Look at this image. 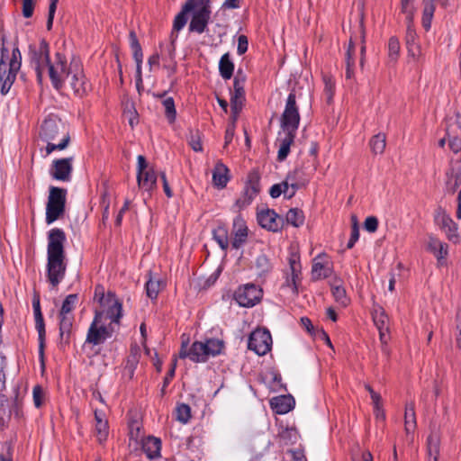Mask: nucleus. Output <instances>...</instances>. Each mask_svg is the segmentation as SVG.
<instances>
[{
	"instance_id": "obj_1",
	"label": "nucleus",
	"mask_w": 461,
	"mask_h": 461,
	"mask_svg": "<svg viewBox=\"0 0 461 461\" xmlns=\"http://www.w3.org/2000/svg\"><path fill=\"white\" fill-rule=\"evenodd\" d=\"M28 57L40 84L47 74L56 90L71 89L77 96L87 92L88 83L78 58L73 57L68 61L66 56L58 51L51 60L49 43L43 39L29 45Z\"/></svg>"
},
{
	"instance_id": "obj_2",
	"label": "nucleus",
	"mask_w": 461,
	"mask_h": 461,
	"mask_svg": "<svg viewBox=\"0 0 461 461\" xmlns=\"http://www.w3.org/2000/svg\"><path fill=\"white\" fill-rule=\"evenodd\" d=\"M111 304L105 311H96L95 318L88 329L86 342L99 345L108 338H111L119 326L122 316V303L112 295L108 299Z\"/></svg>"
},
{
	"instance_id": "obj_3",
	"label": "nucleus",
	"mask_w": 461,
	"mask_h": 461,
	"mask_svg": "<svg viewBox=\"0 0 461 461\" xmlns=\"http://www.w3.org/2000/svg\"><path fill=\"white\" fill-rule=\"evenodd\" d=\"M299 108L296 103V95L293 90L287 96L285 110L280 118L281 131L278 133L276 142L279 144L277 159L284 161L294 143L296 131L300 124Z\"/></svg>"
},
{
	"instance_id": "obj_4",
	"label": "nucleus",
	"mask_w": 461,
	"mask_h": 461,
	"mask_svg": "<svg viewBox=\"0 0 461 461\" xmlns=\"http://www.w3.org/2000/svg\"><path fill=\"white\" fill-rule=\"evenodd\" d=\"M65 232L59 228L51 229L48 234L47 247V276L53 287L63 280L66 274L67 264L64 244L66 242Z\"/></svg>"
},
{
	"instance_id": "obj_5",
	"label": "nucleus",
	"mask_w": 461,
	"mask_h": 461,
	"mask_svg": "<svg viewBox=\"0 0 461 461\" xmlns=\"http://www.w3.org/2000/svg\"><path fill=\"white\" fill-rule=\"evenodd\" d=\"M40 138L47 142L46 153L65 149L70 140L68 128L58 116L50 115L41 123Z\"/></svg>"
},
{
	"instance_id": "obj_6",
	"label": "nucleus",
	"mask_w": 461,
	"mask_h": 461,
	"mask_svg": "<svg viewBox=\"0 0 461 461\" xmlns=\"http://www.w3.org/2000/svg\"><path fill=\"white\" fill-rule=\"evenodd\" d=\"M1 59H0V91L2 95H6L14 82L15 81L17 72L22 64V55L17 47L14 48L12 57L8 63L5 61V53L8 52L5 46V35L1 30Z\"/></svg>"
},
{
	"instance_id": "obj_7",
	"label": "nucleus",
	"mask_w": 461,
	"mask_h": 461,
	"mask_svg": "<svg viewBox=\"0 0 461 461\" xmlns=\"http://www.w3.org/2000/svg\"><path fill=\"white\" fill-rule=\"evenodd\" d=\"M186 4H190L192 14L189 31L202 34L211 18V0H187Z\"/></svg>"
},
{
	"instance_id": "obj_8",
	"label": "nucleus",
	"mask_w": 461,
	"mask_h": 461,
	"mask_svg": "<svg viewBox=\"0 0 461 461\" xmlns=\"http://www.w3.org/2000/svg\"><path fill=\"white\" fill-rule=\"evenodd\" d=\"M67 190L64 188L50 186L48 202L46 204V222L53 223L65 212Z\"/></svg>"
},
{
	"instance_id": "obj_9",
	"label": "nucleus",
	"mask_w": 461,
	"mask_h": 461,
	"mask_svg": "<svg viewBox=\"0 0 461 461\" xmlns=\"http://www.w3.org/2000/svg\"><path fill=\"white\" fill-rule=\"evenodd\" d=\"M261 297L262 290L253 284L240 286L234 293V300L241 307H253L260 302Z\"/></svg>"
},
{
	"instance_id": "obj_10",
	"label": "nucleus",
	"mask_w": 461,
	"mask_h": 461,
	"mask_svg": "<svg viewBox=\"0 0 461 461\" xmlns=\"http://www.w3.org/2000/svg\"><path fill=\"white\" fill-rule=\"evenodd\" d=\"M435 223L443 230L449 241L457 243L459 235L457 233V224L446 212L442 207H438L434 213Z\"/></svg>"
},
{
	"instance_id": "obj_11",
	"label": "nucleus",
	"mask_w": 461,
	"mask_h": 461,
	"mask_svg": "<svg viewBox=\"0 0 461 461\" xmlns=\"http://www.w3.org/2000/svg\"><path fill=\"white\" fill-rule=\"evenodd\" d=\"M272 338L269 331L258 329L250 334L248 348L258 356H264L270 350Z\"/></svg>"
},
{
	"instance_id": "obj_12",
	"label": "nucleus",
	"mask_w": 461,
	"mask_h": 461,
	"mask_svg": "<svg viewBox=\"0 0 461 461\" xmlns=\"http://www.w3.org/2000/svg\"><path fill=\"white\" fill-rule=\"evenodd\" d=\"M73 158H65L53 160L50 168V175L53 179L68 182L73 170Z\"/></svg>"
},
{
	"instance_id": "obj_13",
	"label": "nucleus",
	"mask_w": 461,
	"mask_h": 461,
	"mask_svg": "<svg viewBox=\"0 0 461 461\" xmlns=\"http://www.w3.org/2000/svg\"><path fill=\"white\" fill-rule=\"evenodd\" d=\"M187 345L188 339H183L178 355L180 358L188 357L191 361L196 363L205 362L208 359L203 342H194L189 349L187 348Z\"/></svg>"
},
{
	"instance_id": "obj_14",
	"label": "nucleus",
	"mask_w": 461,
	"mask_h": 461,
	"mask_svg": "<svg viewBox=\"0 0 461 461\" xmlns=\"http://www.w3.org/2000/svg\"><path fill=\"white\" fill-rule=\"evenodd\" d=\"M332 274V264L326 254H319L312 260V279L314 281L325 279Z\"/></svg>"
},
{
	"instance_id": "obj_15",
	"label": "nucleus",
	"mask_w": 461,
	"mask_h": 461,
	"mask_svg": "<svg viewBox=\"0 0 461 461\" xmlns=\"http://www.w3.org/2000/svg\"><path fill=\"white\" fill-rule=\"evenodd\" d=\"M301 263L298 254H292L289 258V273L286 274L285 285L292 290L294 294L297 293V285L300 281Z\"/></svg>"
},
{
	"instance_id": "obj_16",
	"label": "nucleus",
	"mask_w": 461,
	"mask_h": 461,
	"mask_svg": "<svg viewBox=\"0 0 461 461\" xmlns=\"http://www.w3.org/2000/svg\"><path fill=\"white\" fill-rule=\"evenodd\" d=\"M448 147L454 152L461 150V116L457 113L456 119L449 122L447 128Z\"/></svg>"
},
{
	"instance_id": "obj_17",
	"label": "nucleus",
	"mask_w": 461,
	"mask_h": 461,
	"mask_svg": "<svg viewBox=\"0 0 461 461\" xmlns=\"http://www.w3.org/2000/svg\"><path fill=\"white\" fill-rule=\"evenodd\" d=\"M232 235L231 246L238 249L246 242L248 238V227L240 216H237L233 221Z\"/></svg>"
},
{
	"instance_id": "obj_18",
	"label": "nucleus",
	"mask_w": 461,
	"mask_h": 461,
	"mask_svg": "<svg viewBox=\"0 0 461 461\" xmlns=\"http://www.w3.org/2000/svg\"><path fill=\"white\" fill-rule=\"evenodd\" d=\"M258 221L261 227L271 231L280 229L281 219L273 210H261L258 212Z\"/></svg>"
},
{
	"instance_id": "obj_19",
	"label": "nucleus",
	"mask_w": 461,
	"mask_h": 461,
	"mask_svg": "<svg viewBox=\"0 0 461 461\" xmlns=\"http://www.w3.org/2000/svg\"><path fill=\"white\" fill-rule=\"evenodd\" d=\"M258 176H250L249 186H246L241 195L236 200L235 205L240 210L251 203L253 199L258 194L259 189L258 186Z\"/></svg>"
},
{
	"instance_id": "obj_20",
	"label": "nucleus",
	"mask_w": 461,
	"mask_h": 461,
	"mask_svg": "<svg viewBox=\"0 0 461 461\" xmlns=\"http://www.w3.org/2000/svg\"><path fill=\"white\" fill-rule=\"evenodd\" d=\"M244 79H240L238 77H235L233 83V92L230 97L231 111L233 113L238 114L242 107L244 100Z\"/></svg>"
},
{
	"instance_id": "obj_21",
	"label": "nucleus",
	"mask_w": 461,
	"mask_h": 461,
	"mask_svg": "<svg viewBox=\"0 0 461 461\" xmlns=\"http://www.w3.org/2000/svg\"><path fill=\"white\" fill-rule=\"evenodd\" d=\"M140 441L148 458L155 459L160 457L161 441L158 438L149 436L142 438Z\"/></svg>"
},
{
	"instance_id": "obj_22",
	"label": "nucleus",
	"mask_w": 461,
	"mask_h": 461,
	"mask_svg": "<svg viewBox=\"0 0 461 461\" xmlns=\"http://www.w3.org/2000/svg\"><path fill=\"white\" fill-rule=\"evenodd\" d=\"M191 5L190 4H185L182 7L181 12L175 17L174 23H173V29L170 34V41H171V46L172 50H175V42L177 39V32L181 31L187 22L186 14L190 13Z\"/></svg>"
},
{
	"instance_id": "obj_23",
	"label": "nucleus",
	"mask_w": 461,
	"mask_h": 461,
	"mask_svg": "<svg viewBox=\"0 0 461 461\" xmlns=\"http://www.w3.org/2000/svg\"><path fill=\"white\" fill-rule=\"evenodd\" d=\"M32 308L35 318V328L39 334L40 351L43 354L44 339H45V325L43 316L41 311L40 300L34 298L32 302Z\"/></svg>"
},
{
	"instance_id": "obj_24",
	"label": "nucleus",
	"mask_w": 461,
	"mask_h": 461,
	"mask_svg": "<svg viewBox=\"0 0 461 461\" xmlns=\"http://www.w3.org/2000/svg\"><path fill=\"white\" fill-rule=\"evenodd\" d=\"M137 182L140 189L146 192L153 191L157 186V175L153 167L149 168L142 174H137Z\"/></svg>"
},
{
	"instance_id": "obj_25",
	"label": "nucleus",
	"mask_w": 461,
	"mask_h": 461,
	"mask_svg": "<svg viewBox=\"0 0 461 461\" xmlns=\"http://www.w3.org/2000/svg\"><path fill=\"white\" fill-rule=\"evenodd\" d=\"M294 405V400L290 395H282L271 400L272 409L278 414H285L290 411Z\"/></svg>"
},
{
	"instance_id": "obj_26",
	"label": "nucleus",
	"mask_w": 461,
	"mask_h": 461,
	"mask_svg": "<svg viewBox=\"0 0 461 461\" xmlns=\"http://www.w3.org/2000/svg\"><path fill=\"white\" fill-rule=\"evenodd\" d=\"M229 169L221 162H218L212 172V182L218 188L226 186L229 181Z\"/></svg>"
},
{
	"instance_id": "obj_27",
	"label": "nucleus",
	"mask_w": 461,
	"mask_h": 461,
	"mask_svg": "<svg viewBox=\"0 0 461 461\" xmlns=\"http://www.w3.org/2000/svg\"><path fill=\"white\" fill-rule=\"evenodd\" d=\"M422 26L429 31L435 12L434 0H423Z\"/></svg>"
},
{
	"instance_id": "obj_28",
	"label": "nucleus",
	"mask_w": 461,
	"mask_h": 461,
	"mask_svg": "<svg viewBox=\"0 0 461 461\" xmlns=\"http://www.w3.org/2000/svg\"><path fill=\"white\" fill-rule=\"evenodd\" d=\"M372 316L377 329L388 328L389 318L383 307L375 305L372 311Z\"/></svg>"
},
{
	"instance_id": "obj_29",
	"label": "nucleus",
	"mask_w": 461,
	"mask_h": 461,
	"mask_svg": "<svg viewBox=\"0 0 461 461\" xmlns=\"http://www.w3.org/2000/svg\"><path fill=\"white\" fill-rule=\"evenodd\" d=\"M404 427L407 433L412 431L416 427L415 406L412 402L405 406Z\"/></svg>"
},
{
	"instance_id": "obj_30",
	"label": "nucleus",
	"mask_w": 461,
	"mask_h": 461,
	"mask_svg": "<svg viewBox=\"0 0 461 461\" xmlns=\"http://www.w3.org/2000/svg\"><path fill=\"white\" fill-rule=\"evenodd\" d=\"M254 268L258 276H265L272 269V264L266 255H258L256 258Z\"/></svg>"
},
{
	"instance_id": "obj_31",
	"label": "nucleus",
	"mask_w": 461,
	"mask_h": 461,
	"mask_svg": "<svg viewBox=\"0 0 461 461\" xmlns=\"http://www.w3.org/2000/svg\"><path fill=\"white\" fill-rule=\"evenodd\" d=\"M234 65L230 59L229 53H225L221 56L219 62V70L221 76L224 79H230L232 77Z\"/></svg>"
},
{
	"instance_id": "obj_32",
	"label": "nucleus",
	"mask_w": 461,
	"mask_h": 461,
	"mask_svg": "<svg viewBox=\"0 0 461 461\" xmlns=\"http://www.w3.org/2000/svg\"><path fill=\"white\" fill-rule=\"evenodd\" d=\"M286 178L290 181V185L294 188H297V190L304 186L307 183V179L303 176V172L300 168H294L293 171H290Z\"/></svg>"
},
{
	"instance_id": "obj_33",
	"label": "nucleus",
	"mask_w": 461,
	"mask_h": 461,
	"mask_svg": "<svg viewBox=\"0 0 461 461\" xmlns=\"http://www.w3.org/2000/svg\"><path fill=\"white\" fill-rule=\"evenodd\" d=\"M207 357L219 355L223 348V341L218 339H210L203 342Z\"/></svg>"
},
{
	"instance_id": "obj_34",
	"label": "nucleus",
	"mask_w": 461,
	"mask_h": 461,
	"mask_svg": "<svg viewBox=\"0 0 461 461\" xmlns=\"http://www.w3.org/2000/svg\"><path fill=\"white\" fill-rule=\"evenodd\" d=\"M213 240L218 243L222 250H226L229 247L228 230L223 226H219L212 231Z\"/></svg>"
},
{
	"instance_id": "obj_35",
	"label": "nucleus",
	"mask_w": 461,
	"mask_h": 461,
	"mask_svg": "<svg viewBox=\"0 0 461 461\" xmlns=\"http://www.w3.org/2000/svg\"><path fill=\"white\" fill-rule=\"evenodd\" d=\"M130 46L133 52V59L136 63H142V50L134 31H131L129 34Z\"/></svg>"
},
{
	"instance_id": "obj_36",
	"label": "nucleus",
	"mask_w": 461,
	"mask_h": 461,
	"mask_svg": "<svg viewBox=\"0 0 461 461\" xmlns=\"http://www.w3.org/2000/svg\"><path fill=\"white\" fill-rule=\"evenodd\" d=\"M370 148L374 154H382L386 145V137L384 133H378L370 140Z\"/></svg>"
},
{
	"instance_id": "obj_37",
	"label": "nucleus",
	"mask_w": 461,
	"mask_h": 461,
	"mask_svg": "<svg viewBox=\"0 0 461 461\" xmlns=\"http://www.w3.org/2000/svg\"><path fill=\"white\" fill-rule=\"evenodd\" d=\"M59 335L61 339H68L72 325H73V316L72 315H59Z\"/></svg>"
},
{
	"instance_id": "obj_38",
	"label": "nucleus",
	"mask_w": 461,
	"mask_h": 461,
	"mask_svg": "<svg viewBox=\"0 0 461 461\" xmlns=\"http://www.w3.org/2000/svg\"><path fill=\"white\" fill-rule=\"evenodd\" d=\"M286 221L294 226L299 227L303 224L304 222V215L303 211L297 209V208H292L290 209L286 213Z\"/></svg>"
},
{
	"instance_id": "obj_39",
	"label": "nucleus",
	"mask_w": 461,
	"mask_h": 461,
	"mask_svg": "<svg viewBox=\"0 0 461 461\" xmlns=\"http://www.w3.org/2000/svg\"><path fill=\"white\" fill-rule=\"evenodd\" d=\"M95 420H96V425H95V428H96V431H97V437H98V440L100 442H103L107 438V421L104 420L101 414L98 413L97 411H95Z\"/></svg>"
},
{
	"instance_id": "obj_40",
	"label": "nucleus",
	"mask_w": 461,
	"mask_h": 461,
	"mask_svg": "<svg viewBox=\"0 0 461 461\" xmlns=\"http://www.w3.org/2000/svg\"><path fill=\"white\" fill-rule=\"evenodd\" d=\"M428 461H438L439 455V441L436 437L430 436L428 438Z\"/></svg>"
},
{
	"instance_id": "obj_41",
	"label": "nucleus",
	"mask_w": 461,
	"mask_h": 461,
	"mask_svg": "<svg viewBox=\"0 0 461 461\" xmlns=\"http://www.w3.org/2000/svg\"><path fill=\"white\" fill-rule=\"evenodd\" d=\"M191 418V409L189 405L185 403L178 404L176 408V419L183 423L185 424L189 421Z\"/></svg>"
},
{
	"instance_id": "obj_42",
	"label": "nucleus",
	"mask_w": 461,
	"mask_h": 461,
	"mask_svg": "<svg viewBox=\"0 0 461 461\" xmlns=\"http://www.w3.org/2000/svg\"><path fill=\"white\" fill-rule=\"evenodd\" d=\"M161 289V282L159 280H154L152 277L146 282V294L147 296L152 300L158 297V294Z\"/></svg>"
},
{
	"instance_id": "obj_43",
	"label": "nucleus",
	"mask_w": 461,
	"mask_h": 461,
	"mask_svg": "<svg viewBox=\"0 0 461 461\" xmlns=\"http://www.w3.org/2000/svg\"><path fill=\"white\" fill-rule=\"evenodd\" d=\"M162 104L165 109V114L169 122H174L176 116V111L175 107V102L172 97H166L162 101Z\"/></svg>"
},
{
	"instance_id": "obj_44",
	"label": "nucleus",
	"mask_w": 461,
	"mask_h": 461,
	"mask_svg": "<svg viewBox=\"0 0 461 461\" xmlns=\"http://www.w3.org/2000/svg\"><path fill=\"white\" fill-rule=\"evenodd\" d=\"M355 53V45L352 41V39L349 41L348 49L347 50V69H346V77L350 79L353 76L352 67L354 66V59L353 55Z\"/></svg>"
},
{
	"instance_id": "obj_45",
	"label": "nucleus",
	"mask_w": 461,
	"mask_h": 461,
	"mask_svg": "<svg viewBox=\"0 0 461 461\" xmlns=\"http://www.w3.org/2000/svg\"><path fill=\"white\" fill-rule=\"evenodd\" d=\"M113 296L114 299H117L113 294L109 293L107 296L104 295V287L101 285H98L95 287V300L98 301L100 305L102 307H107V309L110 308L111 304L108 302V299L110 296Z\"/></svg>"
},
{
	"instance_id": "obj_46",
	"label": "nucleus",
	"mask_w": 461,
	"mask_h": 461,
	"mask_svg": "<svg viewBox=\"0 0 461 461\" xmlns=\"http://www.w3.org/2000/svg\"><path fill=\"white\" fill-rule=\"evenodd\" d=\"M332 294L335 301L341 306L345 307L348 304L349 299L348 298L346 290L343 287L339 285L333 286Z\"/></svg>"
},
{
	"instance_id": "obj_47",
	"label": "nucleus",
	"mask_w": 461,
	"mask_h": 461,
	"mask_svg": "<svg viewBox=\"0 0 461 461\" xmlns=\"http://www.w3.org/2000/svg\"><path fill=\"white\" fill-rule=\"evenodd\" d=\"M400 53V42L396 37H391L388 41V56L393 62L396 61Z\"/></svg>"
},
{
	"instance_id": "obj_48",
	"label": "nucleus",
	"mask_w": 461,
	"mask_h": 461,
	"mask_svg": "<svg viewBox=\"0 0 461 461\" xmlns=\"http://www.w3.org/2000/svg\"><path fill=\"white\" fill-rule=\"evenodd\" d=\"M77 300V294L68 295L62 303L59 315H65V314L71 315V312L75 307Z\"/></svg>"
},
{
	"instance_id": "obj_49",
	"label": "nucleus",
	"mask_w": 461,
	"mask_h": 461,
	"mask_svg": "<svg viewBox=\"0 0 461 461\" xmlns=\"http://www.w3.org/2000/svg\"><path fill=\"white\" fill-rule=\"evenodd\" d=\"M45 391L43 388L37 384L33 387L32 390V398H33V404L36 408H41L45 401Z\"/></svg>"
},
{
	"instance_id": "obj_50",
	"label": "nucleus",
	"mask_w": 461,
	"mask_h": 461,
	"mask_svg": "<svg viewBox=\"0 0 461 461\" xmlns=\"http://www.w3.org/2000/svg\"><path fill=\"white\" fill-rule=\"evenodd\" d=\"M188 143L193 149V150L196 152H200L203 150L201 135L198 131H190V135L188 137Z\"/></svg>"
},
{
	"instance_id": "obj_51",
	"label": "nucleus",
	"mask_w": 461,
	"mask_h": 461,
	"mask_svg": "<svg viewBox=\"0 0 461 461\" xmlns=\"http://www.w3.org/2000/svg\"><path fill=\"white\" fill-rule=\"evenodd\" d=\"M455 338L456 347L461 349V309L457 310L455 319Z\"/></svg>"
},
{
	"instance_id": "obj_52",
	"label": "nucleus",
	"mask_w": 461,
	"mask_h": 461,
	"mask_svg": "<svg viewBox=\"0 0 461 461\" xmlns=\"http://www.w3.org/2000/svg\"><path fill=\"white\" fill-rule=\"evenodd\" d=\"M290 181L285 177L284 181L279 183L282 192L285 198L291 199L294 196L295 193L297 192V188H294L290 185Z\"/></svg>"
},
{
	"instance_id": "obj_53",
	"label": "nucleus",
	"mask_w": 461,
	"mask_h": 461,
	"mask_svg": "<svg viewBox=\"0 0 461 461\" xmlns=\"http://www.w3.org/2000/svg\"><path fill=\"white\" fill-rule=\"evenodd\" d=\"M358 239H359V230H358L356 217H353L351 237L347 244V248L352 249L354 247L355 243L358 240Z\"/></svg>"
},
{
	"instance_id": "obj_54",
	"label": "nucleus",
	"mask_w": 461,
	"mask_h": 461,
	"mask_svg": "<svg viewBox=\"0 0 461 461\" xmlns=\"http://www.w3.org/2000/svg\"><path fill=\"white\" fill-rule=\"evenodd\" d=\"M11 417V409L8 403H5L2 396H0V421L5 422Z\"/></svg>"
},
{
	"instance_id": "obj_55",
	"label": "nucleus",
	"mask_w": 461,
	"mask_h": 461,
	"mask_svg": "<svg viewBox=\"0 0 461 461\" xmlns=\"http://www.w3.org/2000/svg\"><path fill=\"white\" fill-rule=\"evenodd\" d=\"M324 84H325L324 93L327 96L328 101L330 102L332 99L333 95H334L335 85H334L333 80L330 77H324Z\"/></svg>"
},
{
	"instance_id": "obj_56",
	"label": "nucleus",
	"mask_w": 461,
	"mask_h": 461,
	"mask_svg": "<svg viewBox=\"0 0 461 461\" xmlns=\"http://www.w3.org/2000/svg\"><path fill=\"white\" fill-rule=\"evenodd\" d=\"M59 0H50V6H49V15L47 20V29L50 30L53 23V19L55 15V12L57 9Z\"/></svg>"
},
{
	"instance_id": "obj_57",
	"label": "nucleus",
	"mask_w": 461,
	"mask_h": 461,
	"mask_svg": "<svg viewBox=\"0 0 461 461\" xmlns=\"http://www.w3.org/2000/svg\"><path fill=\"white\" fill-rule=\"evenodd\" d=\"M364 227L366 230L368 232H375L377 230L378 227V220L375 216H369L366 219L364 222Z\"/></svg>"
},
{
	"instance_id": "obj_58",
	"label": "nucleus",
	"mask_w": 461,
	"mask_h": 461,
	"mask_svg": "<svg viewBox=\"0 0 461 461\" xmlns=\"http://www.w3.org/2000/svg\"><path fill=\"white\" fill-rule=\"evenodd\" d=\"M447 254H448V246H447V244L441 241L439 243V247H438L437 254H434L439 264L443 263L442 261L447 258Z\"/></svg>"
},
{
	"instance_id": "obj_59",
	"label": "nucleus",
	"mask_w": 461,
	"mask_h": 461,
	"mask_svg": "<svg viewBox=\"0 0 461 461\" xmlns=\"http://www.w3.org/2000/svg\"><path fill=\"white\" fill-rule=\"evenodd\" d=\"M35 0H23V15L25 18H29L33 14Z\"/></svg>"
},
{
	"instance_id": "obj_60",
	"label": "nucleus",
	"mask_w": 461,
	"mask_h": 461,
	"mask_svg": "<svg viewBox=\"0 0 461 461\" xmlns=\"http://www.w3.org/2000/svg\"><path fill=\"white\" fill-rule=\"evenodd\" d=\"M459 179L456 176H451L448 177L446 185L447 191L450 194H454L456 188L459 186Z\"/></svg>"
},
{
	"instance_id": "obj_61",
	"label": "nucleus",
	"mask_w": 461,
	"mask_h": 461,
	"mask_svg": "<svg viewBox=\"0 0 461 461\" xmlns=\"http://www.w3.org/2000/svg\"><path fill=\"white\" fill-rule=\"evenodd\" d=\"M248 38L245 35H240L238 38L237 52L240 55L244 54L248 50Z\"/></svg>"
},
{
	"instance_id": "obj_62",
	"label": "nucleus",
	"mask_w": 461,
	"mask_h": 461,
	"mask_svg": "<svg viewBox=\"0 0 461 461\" xmlns=\"http://www.w3.org/2000/svg\"><path fill=\"white\" fill-rule=\"evenodd\" d=\"M150 167H149L145 157L139 155L137 158V174H142Z\"/></svg>"
},
{
	"instance_id": "obj_63",
	"label": "nucleus",
	"mask_w": 461,
	"mask_h": 461,
	"mask_svg": "<svg viewBox=\"0 0 461 461\" xmlns=\"http://www.w3.org/2000/svg\"><path fill=\"white\" fill-rule=\"evenodd\" d=\"M440 242L441 241L438 239H437L436 237L430 235L429 237V240H428V249L431 253L437 254Z\"/></svg>"
},
{
	"instance_id": "obj_64",
	"label": "nucleus",
	"mask_w": 461,
	"mask_h": 461,
	"mask_svg": "<svg viewBox=\"0 0 461 461\" xmlns=\"http://www.w3.org/2000/svg\"><path fill=\"white\" fill-rule=\"evenodd\" d=\"M440 242L441 241L438 239H437L436 237L430 235L429 237V240H428V249L431 253L437 254Z\"/></svg>"
}]
</instances>
